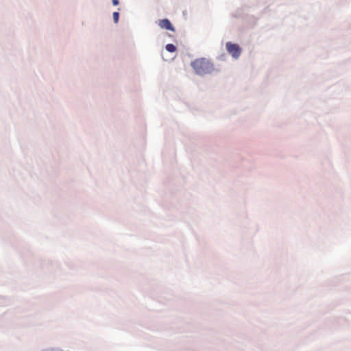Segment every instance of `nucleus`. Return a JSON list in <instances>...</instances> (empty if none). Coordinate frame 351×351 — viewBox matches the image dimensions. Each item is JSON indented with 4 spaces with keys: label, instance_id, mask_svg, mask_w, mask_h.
I'll list each match as a JSON object with an SVG mask.
<instances>
[{
    "label": "nucleus",
    "instance_id": "1",
    "mask_svg": "<svg viewBox=\"0 0 351 351\" xmlns=\"http://www.w3.org/2000/svg\"><path fill=\"white\" fill-rule=\"evenodd\" d=\"M191 67L195 73L199 75H204L212 73L214 70L213 63L207 58H200L195 60L191 63Z\"/></svg>",
    "mask_w": 351,
    "mask_h": 351
},
{
    "label": "nucleus",
    "instance_id": "2",
    "mask_svg": "<svg viewBox=\"0 0 351 351\" xmlns=\"http://www.w3.org/2000/svg\"><path fill=\"white\" fill-rule=\"evenodd\" d=\"M227 51L235 59L238 58L241 53V49L237 44L228 42L226 44Z\"/></svg>",
    "mask_w": 351,
    "mask_h": 351
},
{
    "label": "nucleus",
    "instance_id": "3",
    "mask_svg": "<svg viewBox=\"0 0 351 351\" xmlns=\"http://www.w3.org/2000/svg\"><path fill=\"white\" fill-rule=\"evenodd\" d=\"M158 25L160 26L162 29H165L167 30H171L172 32H175V28L172 25L170 21L167 19L159 20L158 21Z\"/></svg>",
    "mask_w": 351,
    "mask_h": 351
},
{
    "label": "nucleus",
    "instance_id": "4",
    "mask_svg": "<svg viewBox=\"0 0 351 351\" xmlns=\"http://www.w3.org/2000/svg\"><path fill=\"white\" fill-rule=\"evenodd\" d=\"M165 49L167 51L171 53L175 52L176 51V47L173 44H167L165 47Z\"/></svg>",
    "mask_w": 351,
    "mask_h": 351
},
{
    "label": "nucleus",
    "instance_id": "5",
    "mask_svg": "<svg viewBox=\"0 0 351 351\" xmlns=\"http://www.w3.org/2000/svg\"><path fill=\"white\" fill-rule=\"evenodd\" d=\"M119 18V12H114L113 13V19H114V23H118Z\"/></svg>",
    "mask_w": 351,
    "mask_h": 351
},
{
    "label": "nucleus",
    "instance_id": "6",
    "mask_svg": "<svg viewBox=\"0 0 351 351\" xmlns=\"http://www.w3.org/2000/svg\"><path fill=\"white\" fill-rule=\"evenodd\" d=\"M119 3V0H112V3L114 5H117Z\"/></svg>",
    "mask_w": 351,
    "mask_h": 351
}]
</instances>
